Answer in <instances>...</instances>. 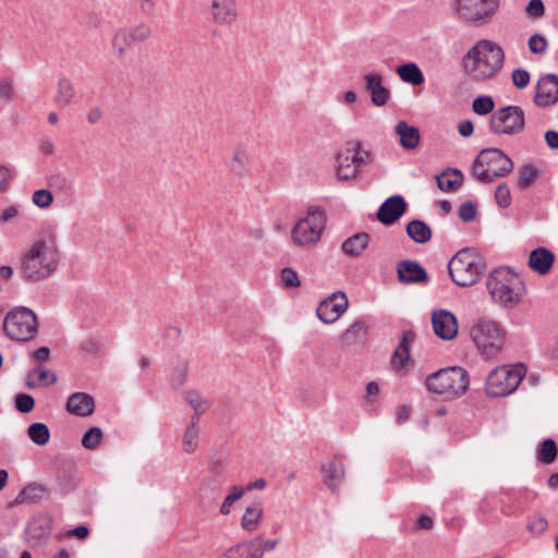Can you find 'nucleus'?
I'll return each mask as SVG.
<instances>
[{
	"mask_svg": "<svg viewBox=\"0 0 558 558\" xmlns=\"http://www.w3.org/2000/svg\"><path fill=\"white\" fill-rule=\"evenodd\" d=\"M60 253L53 236L36 239L20 258L19 272L27 282H38L49 278L57 270Z\"/></svg>",
	"mask_w": 558,
	"mask_h": 558,
	"instance_id": "obj_1",
	"label": "nucleus"
},
{
	"mask_svg": "<svg viewBox=\"0 0 558 558\" xmlns=\"http://www.w3.org/2000/svg\"><path fill=\"white\" fill-rule=\"evenodd\" d=\"M504 62V49L489 39L478 40L463 57L465 73L476 82H485L495 77Z\"/></svg>",
	"mask_w": 558,
	"mask_h": 558,
	"instance_id": "obj_2",
	"label": "nucleus"
},
{
	"mask_svg": "<svg viewBox=\"0 0 558 558\" xmlns=\"http://www.w3.org/2000/svg\"><path fill=\"white\" fill-rule=\"evenodd\" d=\"M486 288L492 299L505 308L515 307L525 294L523 280L509 267L495 268L487 277Z\"/></svg>",
	"mask_w": 558,
	"mask_h": 558,
	"instance_id": "obj_3",
	"label": "nucleus"
},
{
	"mask_svg": "<svg viewBox=\"0 0 558 558\" xmlns=\"http://www.w3.org/2000/svg\"><path fill=\"white\" fill-rule=\"evenodd\" d=\"M469 384V374L460 366L441 368L429 374L425 379V387L428 391L442 395L448 399L464 395Z\"/></svg>",
	"mask_w": 558,
	"mask_h": 558,
	"instance_id": "obj_4",
	"label": "nucleus"
},
{
	"mask_svg": "<svg viewBox=\"0 0 558 558\" xmlns=\"http://www.w3.org/2000/svg\"><path fill=\"white\" fill-rule=\"evenodd\" d=\"M512 168V160L501 149L485 148L475 158L472 173L480 182L490 183L510 173Z\"/></svg>",
	"mask_w": 558,
	"mask_h": 558,
	"instance_id": "obj_5",
	"label": "nucleus"
},
{
	"mask_svg": "<svg viewBox=\"0 0 558 558\" xmlns=\"http://www.w3.org/2000/svg\"><path fill=\"white\" fill-rule=\"evenodd\" d=\"M485 266L482 257L473 248L460 250L448 263V271L452 281L460 287L476 283Z\"/></svg>",
	"mask_w": 558,
	"mask_h": 558,
	"instance_id": "obj_6",
	"label": "nucleus"
},
{
	"mask_svg": "<svg viewBox=\"0 0 558 558\" xmlns=\"http://www.w3.org/2000/svg\"><path fill=\"white\" fill-rule=\"evenodd\" d=\"M327 215L322 207L312 206L304 218L300 219L291 230V240L295 246L310 248L315 246L326 228Z\"/></svg>",
	"mask_w": 558,
	"mask_h": 558,
	"instance_id": "obj_7",
	"label": "nucleus"
},
{
	"mask_svg": "<svg viewBox=\"0 0 558 558\" xmlns=\"http://www.w3.org/2000/svg\"><path fill=\"white\" fill-rule=\"evenodd\" d=\"M470 336L485 359H494L501 351L505 343V331L500 325L487 318L478 319L470 330Z\"/></svg>",
	"mask_w": 558,
	"mask_h": 558,
	"instance_id": "obj_8",
	"label": "nucleus"
},
{
	"mask_svg": "<svg viewBox=\"0 0 558 558\" xmlns=\"http://www.w3.org/2000/svg\"><path fill=\"white\" fill-rule=\"evenodd\" d=\"M3 329L14 341H29L38 331L37 316L26 306H15L4 316Z\"/></svg>",
	"mask_w": 558,
	"mask_h": 558,
	"instance_id": "obj_9",
	"label": "nucleus"
},
{
	"mask_svg": "<svg viewBox=\"0 0 558 558\" xmlns=\"http://www.w3.org/2000/svg\"><path fill=\"white\" fill-rule=\"evenodd\" d=\"M526 368L523 364L499 366L492 371L486 379L488 396L505 397L513 392L524 378Z\"/></svg>",
	"mask_w": 558,
	"mask_h": 558,
	"instance_id": "obj_10",
	"label": "nucleus"
},
{
	"mask_svg": "<svg viewBox=\"0 0 558 558\" xmlns=\"http://www.w3.org/2000/svg\"><path fill=\"white\" fill-rule=\"evenodd\" d=\"M153 36L151 27L144 22L132 26L119 27L111 39V49L118 60H123L128 51L136 44L145 43Z\"/></svg>",
	"mask_w": 558,
	"mask_h": 558,
	"instance_id": "obj_11",
	"label": "nucleus"
},
{
	"mask_svg": "<svg viewBox=\"0 0 558 558\" xmlns=\"http://www.w3.org/2000/svg\"><path fill=\"white\" fill-rule=\"evenodd\" d=\"M500 0H456L458 16L475 25L488 23L496 14Z\"/></svg>",
	"mask_w": 558,
	"mask_h": 558,
	"instance_id": "obj_12",
	"label": "nucleus"
},
{
	"mask_svg": "<svg viewBox=\"0 0 558 558\" xmlns=\"http://www.w3.org/2000/svg\"><path fill=\"white\" fill-rule=\"evenodd\" d=\"M524 111L519 106L502 107L494 111L489 119V130L494 134H519L524 130Z\"/></svg>",
	"mask_w": 558,
	"mask_h": 558,
	"instance_id": "obj_13",
	"label": "nucleus"
},
{
	"mask_svg": "<svg viewBox=\"0 0 558 558\" xmlns=\"http://www.w3.org/2000/svg\"><path fill=\"white\" fill-rule=\"evenodd\" d=\"M349 301L344 292L337 291L324 299L317 310V317L325 324H331L338 320L348 310Z\"/></svg>",
	"mask_w": 558,
	"mask_h": 558,
	"instance_id": "obj_14",
	"label": "nucleus"
},
{
	"mask_svg": "<svg viewBox=\"0 0 558 558\" xmlns=\"http://www.w3.org/2000/svg\"><path fill=\"white\" fill-rule=\"evenodd\" d=\"M53 520L49 515L34 517L26 525L24 537L31 546L45 544L51 535Z\"/></svg>",
	"mask_w": 558,
	"mask_h": 558,
	"instance_id": "obj_15",
	"label": "nucleus"
},
{
	"mask_svg": "<svg viewBox=\"0 0 558 558\" xmlns=\"http://www.w3.org/2000/svg\"><path fill=\"white\" fill-rule=\"evenodd\" d=\"M558 101V76L546 74L542 76L535 88L534 102L537 107H549Z\"/></svg>",
	"mask_w": 558,
	"mask_h": 558,
	"instance_id": "obj_16",
	"label": "nucleus"
},
{
	"mask_svg": "<svg viewBox=\"0 0 558 558\" xmlns=\"http://www.w3.org/2000/svg\"><path fill=\"white\" fill-rule=\"evenodd\" d=\"M433 330L442 340H452L458 333L457 317L447 310H435L432 314Z\"/></svg>",
	"mask_w": 558,
	"mask_h": 558,
	"instance_id": "obj_17",
	"label": "nucleus"
},
{
	"mask_svg": "<svg viewBox=\"0 0 558 558\" xmlns=\"http://www.w3.org/2000/svg\"><path fill=\"white\" fill-rule=\"evenodd\" d=\"M355 147H357V141H350L345 143L343 149L337 153L336 174L339 180H350L356 177L357 168L352 155Z\"/></svg>",
	"mask_w": 558,
	"mask_h": 558,
	"instance_id": "obj_18",
	"label": "nucleus"
},
{
	"mask_svg": "<svg viewBox=\"0 0 558 558\" xmlns=\"http://www.w3.org/2000/svg\"><path fill=\"white\" fill-rule=\"evenodd\" d=\"M407 209V203L401 195L388 197L377 211V219L386 225H393L400 219Z\"/></svg>",
	"mask_w": 558,
	"mask_h": 558,
	"instance_id": "obj_19",
	"label": "nucleus"
},
{
	"mask_svg": "<svg viewBox=\"0 0 558 558\" xmlns=\"http://www.w3.org/2000/svg\"><path fill=\"white\" fill-rule=\"evenodd\" d=\"M210 15L216 24H232L238 16L235 0H211Z\"/></svg>",
	"mask_w": 558,
	"mask_h": 558,
	"instance_id": "obj_20",
	"label": "nucleus"
},
{
	"mask_svg": "<svg viewBox=\"0 0 558 558\" xmlns=\"http://www.w3.org/2000/svg\"><path fill=\"white\" fill-rule=\"evenodd\" d=\"M364 82L373 105L385 106L390 98V90L383 85V76L378 73H368L364 75Z\"/></svg>",
	"mask_w": 558,
	"mask_h": 558,
	"instance_id": "obj_21",
	"label": "nucleus"
},
{
	"mask_svg": "<svg viewBox=\"0 0 558 558\" xmlns=\"http://www.w3.org/2000/svg\"><path fill=\"white\" fill-rule=\"evenodd\" d=\"M65 409L76 416H89L95 410L94 398L86 392H74L68 398Z\"/></svg>",
	"mask_w": 558,
	"mask_h": 558,
	"instance_id": "obj_22",
	"label": "nucleus"
},
{
	"mask_svg": "<svg viewBox=\"0 0 558 558\" xmlns=\"http://www.w3.org/2000/svg\"><path fill=\"white\" fill-rule=\"evenodd\" d=\"M398 279L402 283H418L427 280L426 270L414 260H402L397 266Z\"/></svg>",
	"mask_w": 558,
	"mask_h": 558,
	"instance_id": "obj_23",
	"label": "nucleus"
},
{
	"mask_svg": "<svg viewBox=\"0 0 558 558\" xmlns=\"http://www.w3.org/2000/svg\"><path fill=\"white\" fill-rule=\"evenodd\" d=\"M322 474L324 484L336 492L344 477V466L342 462L330 460L322 464Z\"/></svg>",
	"mask_w": 558,
	"mask_h": 558,
	"instance_id": "obj_24",
	"label": "nucleus"
},
{
	"mask_svg": "<svg viewBox=\"0 0 558 558\" xmlns=\"http://www.w3.org/2000/svg\"><path fill=\"white\" fill-rule=\"evenodd\" d=\"M414 340V331L404 330L402 332L400 342L391 356V363L397 369H400L410 360V349Z\"/></svg>",
	"mask_w": 558,
	"mask_h": 558,
	"instance_id": "obj_25",
	"label": "nucleus"
},
{
	"mask_svg": "<svg viewBox=\"0 0 558 558\" xmlns=\"http://www.w3.org/2000/svg\"><path fill=\"white\" fill-rule=\"evenodd\" d=\"M554 259L555 256L549 250L538 247L531 252L529 266L539 275H545L550 270Z\"/></svg>",
	"mask_w": 558,
	"mask_h": 558,
	"instance_id": "obj_26",
	"label": "nucleus"
},
{
	"mask_svg": "<svg viewBox=\"0 0 558 558\" xmlns=\"http://www.w3.org/2000/svg\"><path fill=\"white\" fill-rule=\"evenodd\" d=\"M400 137V144L404 149H415L421 140L420 131L416 126L410 125L405 121H399L395 129Z\"/></svg>",
	"mask_w": 558,
	"mask_h": 558,
	"instance_id": "obj_27",
	"label": "nucleus"
},
{
	"mask_svg": "<svg viewBox=\"0 0 558 558\" xmlns=\"http://www.w3.org/2000/svg\"><path fill=\"white\" fill-rule=\"evenodd\" d=\"M369 235L366 232L356 233L342 243V252L351 257H355L362 254L367 247Z\"/></svg>",
	"mask_w": 558,
	"mask_h": 558,
	"instance_id": "obj_28",
	"label": "nucleus"
},
{
	"mask_svg": "<svg viewBox=\"0 0 558 558\" xmlns=\"http://www.w3.org/2000/svg\"><path fill=\"white\" fill-rule=\"evenodd\" d=\"M75 97L74 86L71 81L64 76L60 77L57 83L54 104L60 107H68Z\"/></svg>",
	"mask_w": 558,
	"mask_h": 558,
	"instance_id": "obj_29",
	"label": "nucleus"
},
{
	"mask_svg": "<svg viewBox=\"0 0 558 558\" xmlns=\"http://www.w3.org/2000/svg\"><path fill=\"white\" fill-rule=\"evenodd\" d=\"M407 234L415 243H427L432 238L430 228L422 220L415 219L408 223Z\"/></svg>",
	"mask_w": 558,
	"mask_h": 558,
	"instance_id": "obj_30",
	"label": "nucleus"
},
{
	"mask_svg": "<svg viewBox=\"0 0 558 558\" xmlns=\"http://www.w3.org/2000/svg\"><path fill=\"white\" fill-rule=\"evenodd\" d=\"M462 172L458 169L444 171L436 177L438 187L444 192L458 190L462 184Z\"/></svg>",
	"mask_w": 558,
	"mask_h": 558,
	"instance_id": "obj_31",
	"label": "nucleus"
},
{
	"mask_svg": "<svg viewBox=\"0 0 558 558\" xmlns=\"http://www.w3.org/2000/svg\"><path fill=\"white\" fill-rule=\"evenodd\" d=\"M396 71L404 83L417 86L422 85L425 81L423 72L414 62L399 65Z\"/></svg>",
	"mask_w": 558,
	"mask_h": 558,
	"instance_id": "obj_32",
	"label": "nucleus"
},
{
	"mask_svg": "<svg viewBox=\"0 0 558 558\" xmlns=\"http://www.w3.org/2000/svg\"><path fill=\"white\" fill-rule=\"evenodd\" d=\"M230 171L238 178H243L248 174V156L242 148H236L233 151L230 163Z\"/></svg>",
	"mask_w": 558,
	"mask_h": 558,
	"instance_id": "obj_33",
	"label": "nucleus"
},
{
	"mask_svg": "<svg viewBox=\"0 0 558 558\" xmlns=\"http://www.w3.org/2000/svg\"><path fill=\"white\" fill-rule=\"evenodd\" d=\"M263 518V508L259 505H252L245 508L241 518V526L247 532H254Z\"/></svg>",
	"mask_w": 558,
	"mask_h": 558,
	"instance_id": "obj_34",
	"label": "nucleus"
},
{
	"mask_svg": "<svg viewBox=\"0 0 558 558\" xmlns=\"http://www.w3.org/2000/svg\"><path fill=\"white\" fill-rule=\"evenodd\" d=\"M199 427L196 416H192L190 425L183 435V449L187 453H192L198 446Z\"/></svg>",
	"mask_w": 558,
	"mask_h": 558,
	"instance_id": "obj_35",
	"label": "nucleus"
},
{
	"mask_svg": "<svg viewBox=\"0 0 558 558\" xmlns=\"http://www.w3.org/2000/svg\"><path fill=\"white\" fill-rule=\"evenodd\" d=\"M558 454V447L554 439L547 438L542 441L536 451V459L544 464H551Z\"/></svg>",
	"mask_w": 558,
	"mask_h": 558,
	"instance_id": "obj_36",
	"label": "nucleus"
},
{
	"mask_svg": "<svg viewBox=\"0 0 558 558\" xmlns=\"http://www.w3.org/2000/svg\"><path fill=\"white\" fill-rule=\"evenodd\" d=\"M518 186L520 189H526L531 186L535 180L541 175L542 171L533 165H523L519 171Z\"/></svg>",
	"mask_w": 558,
	"mask_h": 558,
	"instance_id": "obj_37",
	"label": "nucleus"
},
{
	"mask_svg": "<svg viewBox=\"0 0 558 558\" xmlns=\"http://www.w3.org/2000/svg\"><path fill=\"white\" fill-rule=\"evenodd\" d=\"M366 335V326L362 320L354 322L343 333L342 341L343 343L350 345L354 344L361 339H363Z\"/></svg>",
	"mask_w": 558,
	"mask_h": 558,
	"instance_id": "obj_38",
	"label": "nucleus"
},
{
	"mask_svg": "<svg viewBox=\"0 0 558 558\" xmlns=\"http://www.w3.org/2000/svg\"><path fill=\"white\" fill-rule=\"evenodd\" d=\"M27 435L31 438V440L38 446L46 445L50 438L49 428L44 423L31 424L27 428Z\"/></svg>",
	"mask_w": 558,
	"mask_h": 558,
	"instance_id": "obj_39",
	"label": "nucleus"
},
{
	"mask_svg": "<svg viewBox=\"0 0 558 558\" xmlns=\"http://www.w3.org/2000/svg\"><path fill=\"white\" fill-rule=\"evenodd\" d=\"M244 494H245V489L243 487H240L236 485L231 486L229 494L226 496V498L223 499V501L220 506L219 512L222 515L230 514L231 507L234 505V502L240 500L244 496Z\"/></svg>",
	"mask_w": 558,
	"mask_h": 558,
	"instance_id": "obj_40",
	"label": "nucleus"
},
{
	"mask_svg": "<svg viewBox=\"0 0 558 558\" xmlns=\"http://www.w3.org/2000/svg\"><path fill=\"white\" fill-rule=\"evenodd\" d=\"M185 401L194 409L196 418L205 413L209 407V404L202 399V397L196 391H186L184 393Z\"/></svg>",
	"mask_w": 558,
	"mask_h": 558,
	"instance_id": "obj_41",
	"label": "nucleus"
},
{
	"mask_svg": "<svg viewBox=\"0 0 558 558\" xmlns=\"http://www.w3.org/2000/svg\"><path fill=\"white\" fill-rule=\"evenodd\" d=\"M494 108L495 101L490 96H480L472 102V109L478 116H486L493 112Z\"/></svg>",
	"mask_w": 558,
	"mask_h": 558,
	"instance_id": "obj_42",
	"label": "nucleus"
},
{
	"mask_svg": "<svg viewBox=\"0 0 558 558\" xmlns=\"http://www.w3.org/2000/svg\"><path fill=\"white\" fill-rule=\"evenodd\" d=\"M37 376V381L41 386H50L57 381L56 373L43 367L37 366L28 373V377Z\"/></svg>",
	"mask_w": 558,
	"mask_h": 558,
	"instance_id": "obj_43",
	"label": "nucleus"
},
{
	"mask_svg": "<svg viewBox=\"0 0 558 558\" xmlns=\"http://www.w3.org/2000/svg\"><path fill=\"white\" fill-rule=\"evenodd\" d=\"M102 438V432L98 427L89 428L82 437V446L86 449L94 450Z\"/></svg>",
	"mask_w": 558,
	"mask_h": 558,
	"instance_id": "obj_44",
	"label": "nucleus"
},
{
	"mask_svg": "<svg viewBox=\"0 0 558 558\" xmlns=\"http://www.w3.org/2000/svg\"><path fill=\"white\" fill-rule=\"evenodd\" d=\"M32 201L34 205L41 209H47L53 202L52 193L49 190L41 189L33 193Z\"/></svg>",
	"mask_w": 558,
	"mask_h": 558,
	"instance_id": "obj_45",
	"label": "nucleus"
},
{
	"mask_svg": "<svg viewBox=\"0 0 558 558\" xmlns=\"http://www.w3.org/2000/svg\"><path fill=\"white\" fill-rule=\"evenodd\" d=\"M48 186L57 192H65L70 189V182L65 174L57 172L48 178Z\"/></svg>",
	"mask_w": 558,
	"mask_h": 558,
	"instance_id": "obj_46",
	"label": "nucleus"
},
{
	"mask_svg": "<svg viewBox=\"0 0 558 558\" xmlns=\"http://www.w3.org/2000/svg\"><path fill=\"white\" fill-rule=\"evenodd\" d=\"M189 367L185 363L178 365L170 375V383L174 389L182 387L186 380Z\"/></svg>",
	"mask_w": 558,
	"mask_h": 558,
	"instance_id": "obj_47",
	"label": "nucleus"
},
{
	"mask_svg": "<svg viewBox=\"0 0 558 558\" xmlns=\"http://www.w3.org/2000/svg\"><path fill=\"white\" fill-rule=\"evenodd\" d=\"M44 488L40 485L37 484H29L28 486L24 487L17 495L16 501L17 502H25V501H32L35 500L38 495L37 493H43Z\"/></svg>",
	"mask_w": 558,
	"mask_h": 558,
	"instance_id": "obj_48",
	"label": "nucleus"
},
{
	"mask_svg": "<svg viewBox=\"0 0 558 558\" xmlns=\"http://www.w3.org/2000/svg\"><path fill=\"white\" fill-rule=\"evenodd\" d=\"M495 199L497 205L501 208H508L511 205V194L506 183H501L497 186Z\"/></svg>",
	"mask_w": 558,
	"mask_h": 558,
	"instance_id": "obj_49",
	"label": "nucleus"
},
{
	"mask_svg": "<svg viewBox=\"0 0 558 558\" xmlns=\"http://www.w3.org/2000/svg\"><path fill=\"white\" fill-rule=\"evenodd\" d=\"M35 407V400L31 395L19 393L15 397V408L21 413H29Z\"/></svg>",
	"mask_w": 558,
	"mask_h": 558,
	"instance_id": "obj_50",
	"label": "nucleus"
},
{
	"mask_svg": "<svg viewBox=\"0 0 558 558\" xmlns=\"http://www.w3.org/2000/svg\"><path fill=\"white\" fill-rule=\"evenodd\" d=\"M0 97H2L7 102L12 101L15 98L12 77L7 76L0 78Z\"/></svg>",
	"mask_w": 558,
	"mask_h": 558,
	"instance_id": "obj_51",
	"label": "nucleus"
},
{
	"mask_svg": "<svg viewBox=\"0 0 558 558\" xmlns=\"http://www.w3.org/2000/svg\"><path fill=\"white\" fill-rule=\"evenodd\" d=\"M529 49L532 53H543L547 49V41L544 36L534 34L529 38Z\"/></svg>",
	"mask_w": 558,
	"mask_h": 558,
	"instance_id": "obj_52",
	"label": "nucleus"
},
{
	"mask_svg": "<svg viewBox=\"0 0 558 558\" xmlns=\"http://www.w3.org/2000/svg\"><path fill=\"white\" fill-rule=\"evenodd\" d=\"M476 205L472 202H465L461 204L459 208V218L465 222L472 221L476 217Z\"/></svg>",
	"mask_w": 558,
	"mask_h": 558,
	"instance_id": "obj_53",
	"label": "nucleus"
},
{
	"mask_svg": "<svg viewBox=\"0 0 558 558\" xmlns=\"http://www.w3.org/2000/svg\"><path fill=\"white\" fill-rule=\"evenodd\" d=\"M530 73L524 69H515L512 72V83L519 89L526 87L530 83Z\"/></svg>",
	"mask_w": 558,
	"mask_h": 558,
	"instance_id": "obj_54",
	"label": "nucleus"
},
{
	"mask_svg": "<svg viewBox=\"0 0 558 558\" xmlns=\"http://www.w3.org/2000/svg\"><path fill=\"white\" fill-rule=\"evenodd\" d=\"M525 13L534 19L542 17L545 13L544 3L542 0H530L526 8Z\"/></svg>",
	"mask_w": 558,
	"mask_h": 558,
	"instance_id": "obj_55",
	"label": "nucleus"
},
{
	"mask_svg": "<svg viewBox=\"0 0 558 558\" xmlns=\"http://www.w3.org/2000/svg\"><path fill=\"white\" fill-rule=\"evenodd\" d=\"M38 151L45 157L53 156L56 151L54 142L50 137H41L38 144Z\"/></svg>",
	"mask_w": 558,
	"mask_h": 558,
	"instance_id": "obj_56",
	"label": "nucleus"
},
{
	"mask_svg": "<svg viewBox=\"0 0 558 558\" xmlns=\"http://www.w3.org/2000/svg\"><path fill=\"white\" fill-rule=\"evenodd\" d=\"M547 520L543 515H535L529 523V530L531 533L541 534L547 529Z\"/></svg>",
	"mask_w": 558,
	"mask_h": 558,
	"instance_id": "obj_57",
	"label": "nucleus"
},
{
	"mask_svg": "<svg viewBox=\"0 0 558 558\" xmlns=\"http://www.w3.org/2000/svg\"><path fill=\"white\" fill-rule=\"evenodd\" d=\"M281 280L286 287L300 286L298 274L291 268H283L281 270Z\"/></svg>",
	"mask_w": 558,
	"mask_h": 558,
	"instance_id": "obj_58",
	"label": "nucleus"
},
{
	"mask_svg": "<svg viewBox=\"0 0 558 558\" xmlns=\"http://www.w3.org/2000/svg\"><path fill=\"white\" fill-rule=\"evenodd\" d=\"M354 157V163L359 169L362 165L368 162L369 160V151L362 149L361 143L357 141V147L354 148L352 153Z\"/></svg>",
	"mask_w": 558,
	"mask_h": 558,
	"instance_id": "obj_59",
	"label": "nucleus"
},
{
	"mask_svg": "<svg viewBox=\"0 0 558 558\" xmlns=\"http://www.w3.org/2000/svg\"><path fill=\"white\" fill-rule=\"evenodd\" d=\"M140 10L146 16H151L156 10V0H138Z\"/></svg>",
	"mask_w": 558,
	"mask_h": 558,
	"instance_id": "obj_60",
	"label": "nucleus"
},
{
	"mask_svg": "<svg viewBox=\"0 0 558 558\" xmlns=\"http://www.w3.org/2000/svg\"><path fill=\"white\" fill-rule=\"evenodd\" d=\"M12 180L11 170L5 166H0V191H4Z\"/></svg>",
	"mask_w": 558,
	"mask_h": 558,
	"instance_id": "obj_61",
	"label": "nucleus"
},
{
	"mask_svg": "<svg viewBox=\"0 0 558 558\" xmlns=\"http://www.w3.org/2000/svg\"><path fill=\"white\" fill-rule=\"evenodd\" d=\"M221 558H247L244 554V546L243 545H236L231 548H229Z\"/></svg>",
	"mask_w": 558,
	"mask_h": 558,
	"instance_id": "obj_62",
	"label": "nucleus"
},
{
	"mask_svg": "<svg viewBox=\"0 0 558 558\" xmlns=\"http://www.w3.org/2000/svg\"><path fill=\"white\" fill-rule=\"evenodd\" d=\"M50 356V349L48 347H40L32 353V360L34 362H44Z\"/></svg>",
	"mask_w": 558,
	"mask_h": 558,
	"instance_id": "obj_63",
	"label": "nucleus"
},
{
	"mask_svg": "<svg viewBox=\"0 0 558 558\" xmlns=\"http://www.w3.org/2000/svg\"><path fill=\"white\" fill-rule=\"evenodd\" d=\"M545 142L551 149H558V132L549 130L545 133Z\"/></svg>",
	"mask_w": 558,
	"mask_h": 558,
	"instance_id": "obj_64",
	"label": "nucleus"
}]
</instances>
